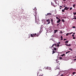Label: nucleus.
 <instances>
[{"mask_svg": "<svg viewBox=\"0 0 76 76\" xmlns=\"http://www.w3.org/2000/svg\"><path fill=\"white\" fill-rule=\"evenodd\" d=\"M39 72H38V73L37 74V76H43V74H42V73H41L40 74H39Z\"/></svg>", "mask_w": 76, "mask_h": 76, "instance_id": "f257e3e1", "label": "nucleus"}, {"mask_svg": "<svg viewBox=\"0 0 76 76\" xmlns=\"http://www.w3.org/2000/svg\"><path fill=\"white\" fill-rule=\"evenodd\" d=\"M33 12V14L35 16L37 15V11H34Z\"/></svg>", "mask_w": 76, "mask_h": 76, "instance_id": "f03ea898", "label": "nucleus"}, {"mask_svg": "<svg viewBox=\"0 0 76 76\" xmlns=\"http://www.w3.org/2000/svg\"><path fill=\"white\" fill-rule=\"evenodd\" d=\"M46 21L48 22L47 25H48V24H50V23H51L50 22L51 20H50L49 19L47 20Z\"/></svg>", "mask_w": 76, "mask_h": 76, "instance_id": "7ed1b4c3", "label": "nucleus"}, {"mask_svg": "<svg viewBox=\"0 0 76 76\" xmlns=\"http://www.w3.org/2000/svg\"><path fill=\"white\" fill-rule=\"evenodd\" d=\"M45 69H49L50 70H51V68H50V67L47 66L46 67H45Z\"/></svg>", "mask_w": 76, "mask_h": 76, "instance_id": "20e7f679", "label": "nucleus"}, {"mask_svg": "<svg viewBox=\"0 0 76 76\" xmlns=\"http://www.w3.org/2000/svg\"><path fill=\"white\" fill-rule=\"evenodd\" d=\"M51 23L52 25H54V22H53V19H51Z\"/></svg>", "mask_w": 76, "mask_h": 76, "instance_id": "39448f33", "label": "nucleus"}, {"mask_svg": "<svg viewBox=\"0 0 76 76\" xmlns=\"http://www.w3.org/2000/svg\"><path fill=\"white\" fill-rule=\"evenodd\" d=\"M69 9V7H66L64 8V10H68V9Z\"/></svg>", "mask_w": 76, "mask_h": 76, "instance_id": "423d86ee", "label": "nucleus"}, {"mask_svg": "<svg viewBox=\"0 0 76 76\" xmlns=\"http://www.w3.org/2000/svg\"><path fill=\"white\" fill-rule=\"evenodd\" d=\"M51 13H48L47 14L45 15V16H48V15H51Z\"/></svg>", "mask_w": 76, "mask_h": 76, "instance_id": "0eeeda50", "label": "nucleus"}, {"mask_svg": "<svg viewBox=\"0 0 76 76\" xmlns=\"http://www.w3.org/2000/svg\"><path fill=\"white\" fill-rule=\"evenodd\" d=\"M37 8H36V7H35L34 9H33V10H34L35 12L37 11Z\"/></svg>", "mask_w": 76, "mask_h": 76, "instance_id": "6e6552de", "label": "nucleus"}, {"mask_svg": "<svg viewBox=\"0 0 76 76\" xmlns=\"http://www.w3.org/2000/svg\"><path fill=\"white\" fill-rule=\"evenodd\" d=\"M60 21H61V20L60 19H59L57 21V23H58L59 22H60Z\"/></svg>", "mask_w": 76, "mask_h": 76, "instance_id": "1a4fd4ad", "label": "nucleus"}, {"mask_svg": "<svg viewBox=\"0 0 76 76\" xmlns=\"http://www.w3.org/2000/svg\"><path fill=\"white\" fill-rule=\"evenodd\" d=\"M66 45V46H68V47H69V46H71V45L70 44H69V45H68L67 44H65Z\"/></svg>", "mask_w": 76, "mask_h": 76, "instance_id": "9d476101", "label": "nucleus"}, {"mask_svg": "<svg viewBox=\"0 0 76 76\" xmlns=\"http://www.w3.org/2000/svg\"><path fill=\"white\" fill-rule=\"evenodd\" d=\"M54 45H57V44H53L52 45V46L51 47V48H52V47H53Z\"/></svg>", "mask_w": 76, "mask_h": 76, "instance_id": "9b49d317", "label": "nucleus"}, {"mask_svg": "<svg viewBox=\"0 0 76 76\" xmlns=\"http://www.w3.org/2000/svg\"><path fill=\"white\" fill-rule=\"evenodd\" d=\"M74 18H73L72 19V20H73V19H76V16H74Z\"/></svg>", "mask_w": 76, "mask_h": 76, "instance_id": "f8f14e48", "label": "nucleus"}, {"mask_svg": "<svg viewBox=\"0 0 76 76\" xmlns=\"http://www.w3.org/2000/svg\"><path fill=\"white\" fill-rule=\"evenodd\" d=\"M57 31H58L57 30H54V33H56V32H57Z\"/></svg>", "mask_w": 76, "mask_h": 76, "instance_id": "ddd939ff", "label": "nucleus"}, {"mask_svg": "<svg viewBox=\"0 0 76 76\" xmlns=\"http://www.w3.org/2000/svg\"><path fill=\"white\" fill-rule=\"evenodd\" d=\"M61 40H63V36H61Z\"/></svg>", "mask_w": 76, "mask_h": 76, "instance_id": "4468645a", "label": "nucleus"}, {"mask_svg": "<svg viewBox=\"0 0 76 76\" xmlns=\"http://www.w3.org/2000/svg\"><path fill=\"white\" fill-rule=\"evenodd\" d=\"M33 35L34 37H35V35H37V34L35 33L34 34H33Z\"/></svg>", "mask_w": 76, "mask_h": 76, "instance_id": "2eb2a0df", "label": "nucleus"}, {"mask_svg": "<svg viewBox=\"0 0 76 76\" xmlns=\"http://www.w3.org/2000/svg\"><path fill=\"white\" fill-rule=\"evenodd\" d=\"M68 42H69V41H66L65 42V43H66V44H67V43H68Z\"/></svg>", "mask_w": 76, "mask_h": 76, "instance_id": "dca6fc26", "label": "nucleus"}, {"mask_svg": "<svg viewBox=\"0 0 76 76\" xmlns=\"http://www.w3.org/2000/svg\"><path fill=\"white\" fill-rule=\"evenodd\" d=\"M61 21H62V22H65V21H64V19H62L61 20Z\"/></svg>", "mask_w": 76, "mask_h": 76, "instance_id": "f3484780", "label": "nucleus"}, {"mask_svg": "<svg viewBox=\"0 0 76 76\" xmlns=\"http://www.w3.org/2000/svg\"><path fill=\"white\" fill-rule=\"evenodd\" d=\"M54 51H56V50H57V49H56V48H54Z\"/></svg>", "mask_w": 76, "mask_h": 76, "instance_id": "a211bd4d", "label": "nucleus"}, {"mask_svg": "<svg viewBox=\"0 0 76 76\" xmlns=\"http://www.w3.org/2000/svg\"><path fill=\"white\" fill-rule=\"evenodd\" d=\"M66 55H65V54H62L61 56H62V57H63V56H65Z\"/></svg>", "mask_w": 76, "mask_h": 76, "instance_id": "6ab92c4d", "label": "nucleus"}, {"mask_svg": "<svg viewBox=\"0 0 76 76\" xmlns=\"http://www.w3.org/2000/svg\"><path fill=\"white\" fill-rule=\"evenodd\" d=\"M56 53V52H55V51L53 50V52L52 53V54H54V53Z\"/></svg>", "mask_w": 76, "mask_h": 76, "instance_id": "aec40b11", "label": "nucleus"}, {"mask_svg": "<svg viewBox=\"0 0 76 76\" xmlns=\"http://www.w3.org/2000/svg\"><path fill=\"white\" fill-rule=\"evenodd\" d=\"M56 18L57 19H58V20H59V19H60V18H59L58 17H56Z\"/></svg>", "mask_w": 76, "mask_h": 76, "instance_id": "412c9836", "label": "nucleus"}, {"mask_svg": "<svg viewBox=\"0 0 76 76\" xmlns=\"http://www.w3.org/2000/svg\"><path fill=\"white\" fill-rule=\"evenodd\" d=\"M75 73H76V72H74L72 73V74L73 75H75Z\"/></svg>", "mask_w": 76, "mask_h": 76, "instance_id": "4be33fe9", "label": "nucleus"}, {"mask_svg": "<svg viewBox=\"0 0 76 76\" xmlns=\"http://www.w3.org/2000/svg\"><path fill=\"white\" fill-rule=\"evenodd\" d=\"M64 10H62V12H65V11H64Z\"/></svg>", "mask_w": 76, "mask_h": 76, "instance_id": "5701e85b", "label": "nucleus"}, {"mask_svg": "<svg viewBox=\"0 0 76 76\" xmlns=\"http://www.w3.org/2000/svg\"><path fill=\"white\" fill-rule=\"evenodd\" d=\"M70 53V51H68V52H66V54H67V53Z\"/></svg>", "mask_w": 76, "mask_h": 76, "instance_id": "b1692460", "label": "nucleus"}, {"mask_svg": "<svg viewBox=\"0 0 76 76\" xmlns=\"http://www.w3.org/2000/svg\"><path fill=\"white\" fill-rule=\"evenodd\" d=\"M75 4L73 5V7H74V8L75 7Z\"/></svg>", "mask_w": 76, "mask_h": 76, "instance_id": "393cba45", "label": "nucleus"}, {"mask_svg": "<svg viewBox=\"0 0 76 76\" xmlns=\"http://www.w3.org/2000/svg\"><path fill=\"white\" fill-rule=\"evenodd\" d=\"M31 37H34V36H33V35H32V34H31Z\"/></svg>", "mask_w": 76, "mask_h": 76, "instance_id": "a878e982", "label": "nucleus"}, {"mask_svg": "<svg viewBox=\"0 0 76 76\" xmlns=\"http://www.w3.org/2000/svg\"><path fill=\"white\" fill-rule=\"evenodd\" d=\"M73 14H74V15H76V12H73Z\"/></svg>", "mask_w": 76, "mask_h": 76, "instance_id": "bb28decb", "label": "nucleus"}, {"mask_svg": "<svg viewBox=\"0 0 76 76\" xmlns=\"http://www.w3.org/2000/svg\"><path fill=\"white\" fill-rule=\"evenodd\" d=\"M66 36H68V35H69V33H67L66 34Z\"/></svg>", "mask_w": 76, "mask_h": 76, "instance_id": "cd10ccee", "label": "nucleus"}, {"mask_svg": "<svg viewBox=\"0 0 76 76\" xmlns=\"http://www.w3.org/2000/svg\"><path fill=\"white\" fill-rule=\"evenodd\" d=\"M69 50H71V51H73V50H72V49H71V48H69Z\"/></svg>", "mask_w": 76, "mask_h": 76, "instance_id": "c85d7f7f", "label": "nucleus"}, {"mask_svg": "<svg viewBox=\"0 0 76 76\" xmlns=\"http://www.w3.org/2000/svg\"><path fill=\"white\" fill-rule=\"evenodd\" d=\"M59 45H60L58 44L57 46V47H59Z\"/></svg>", "mask_w": 76, "mask_h": 76, "instance_id": "c756f323", "label": "nucleus"}, {"mask_svg": "<svg viewBox=\"0 0 76 76\" xmlns=\"http://www.w3.org/2000/svg\"><path fill=\"white\" fill-rule=\"evenodd\" d=\"M76 28V27L75 26H73L72 27V28Z\"/></svg>", "mask_w": 76, "mask_h": 76, "instance_id": "7c9ffc66", "label": "nucleus"}, {"mask_svg": "<svg viewBox=\"0 0 76 76\" xmlns=\"http://www.w3.org/2000/svg\"><path fill=\"white\" fill-rule=\"evenodd\" d=\"M70 10H72V7H71L70 9H69Z\"/></svg>", "mask_w": 76, "mask_h": 76, "instance_id": "2f4dec72", "label": "nucleus"}, {"mask_svg": "<svg viewBox=\"0 0 76 76\" xmlns=\"http://www.w3.org/2000/svg\"><path fill=\"white\" fill-rule=\"evenodd\" d=\"M67 40V39H64V41H66V40Z\"/></svg>", "mask_w": 76, "mask_h": 76, "instance_id": "473e14b6", "label": "nucleus"}, {"mask_svg": "<svg viewBox=\"0 0 76 76\" xmlns=\"http://www.w3.org/2000/svg\"><path fill=\"white\" fill-rule=\"evenodd\" d=\"M60 33L61 34H63V32L62 31H60Z\"/></svg>", "mask_w": 76, "mask_h": 76, "instance_id": "72a5a7b5", "label": "nucleus"}, {"mask_svg": "<svg viewBox=\"0 0 76 76\" xmlns=\"http://www.w3.org/2000/svg\"><path fill=\"white\" fill-rule=\"evenodd\" d=\"M73 39H75V37H73Z\"/></svg>", "mask_w": 76, "mask_h": 76, "instance_id": "f704fd0d", "label": "nucleus"}, {"mask_svg": "<svg viewBox=\"0 0 76 76\" xmlns=\"http://www.w3.org/2000/svg\"><path fill=\"white\" fill-rule=\"evenodd\" d=\"M59 58H60V59H62V57H60Z\"/></svg>", "mask_w": 76, "mask_h": 76, "instance_id": "c9c22d12", "label": "nucleus"}, {"mask_svg": "<svg viewBox=\"0 0 76 76\" xmlns=\"http://www.w3.org/2000/svg\"><path fill=\"white\" fill-rule=\"evenodd\" d=\"M39 70L40 71H42V69H40Z\"/></svg>", "mask_w": 76, "mask_h": 76, "instance_id": "e433bc0d", "label": "nucleus"}, {"mask_svg": "<svg viewBox=\"0 0 76 76\" xmlns=\"http://www.w3.org/2000/svg\"><path fill=\"white\" fill-rule=\"evenodd\" d=\"M39 36V35H36V37H38Z\"/></svg>", "mask_w": 76, "mask_h": 76, "instance_id": "4c0bfd02", "label": "nucleus"}, {"mask_svg": "<svg viewBox=\"0 0 76 76\" xmlns=\"http://www.w3.org/2000/svg\"><path fill=\"white\" fill-rule=\"evenodd\" d=\"M74 61H75V60H76V59H74Z\"/></svg>", "mask_w": 76, "mask_h": 76, "instance_id": "58836bf2", "label": "nucleus"}, {"mask_svg": "<svg viewBox=\"0 0 76 76\" xmlns=\"http://www.w3.org/2000/svg\"><path fill=\"white\" fill-rule=\"evenodd\" d=\"M56 63H58V62H59V61L57 62V60H56Z\"/></svg>", "mask_w": 76, "mask_h": 76, "instance_id": "ea45409f", "label": "nucleus"}, {"mask_svg": "<svg viewBox=\"0 0 76 76\" xmlns=\"http://www.w3.org/2000/svg\"><path fill=\"white\" fill-rule=\"evenodd\" d=\"M72 37H74V35L73 34L72 35Z\"/></svg>", "mask_w": 76, "mask_h": 76, "instance_id": "a19ab883", "label": "nucleus"}, {"mask_svg": "<svg viewBox=\"0 0 76 76\" xmlns=\"http://www.w3.org/2000/svg\"><path fill=\"white\" fill-rule=\"evenodd\" d=\"M60 7H63L61 6H60Z\"/></svg>", "mask_w": 76, "mask_h": 76, "instance_id": "79ce46f5", "label": "nucleus"}, {"mask_svg": "<svg viewBox=\"0 0 76 76\" xmlns=\"http://www.w3.org/2000/svg\"><path fill=\"white\" fill-rule=\"evenodd\" d=\"M58 25H59V24H58L57 25V26H58Z\"/></svg>", "mask_w": 76, "mask_h": 76, "instance_id": "37998d69", "label": "nucleus"}, {"mask_svg": "<svg viewBox=\"0 0 76 76\" xmlns=\"http://www.w3.org/2000/svg\"><path fill=\"white\" fill-rule=\"evenodd\" d=\"M58 44H60V42H58Z\"/></svg>", "mask_w": 76, "mask_h": 76, "instance_id": "c03bdc74", "label": "nucleus"}, {"mask_svg": "<svg viewBox=\"0 0 76 76\" xmlns=\"http://www.w3.org/2000/svg\"><path fill=\"white\" fill-rule=\"evenodd\" d=\"M69 34L70 35V34H72V33H69Z\"/></svg>", "mask_w": 76, "mask_h": 76, "instance_id": "a18cd8bd", "label": "nucleus"}, {"mask_svg": "<svg viewBox=\"0 0 76 76\" xmlns=\"http://www.w3.org/2000/svg\"><path fill=\"white\" fill-rule=\"evenodd\" d=\"M73 34H74V35H75V33H74Z\"/></svg>", "mask_w": 76, "mask_h": 76, "instance_id": "49530a36", "label": "nucleus"}, {"mask_svg": "<svg viewBox=\"0 0 76 76\" xmlns=\"http://www.w3.org/2000/svg\"><path fill=\"white\" fill-rule=\"evenodd\" d=\"M63 0V1H66V0Z\"/></svg>", "mask_w": 76, "mask_h": 76, "instance_id": "de8ad7c7", "label": "nucleus"}, {"mask_svg": "<svg viewBox=\"0 0 76 76\" xmlns=\"http://www.w3.org/2000/svg\"><path fill=\"white\" fill-rule=\"evenodd\" d=\"M54 4H53V6H54Z\"/></svg>", "mask_w": 76, "mask_h": 76, "instance_id": "09e8293b", "label": "nucleus"}, {"mask_svg": "<svg viewBox=\"0 0 76 76\" xmlns=\"http://www.w3.org/2000/svg\"><path fill=\"white\" fill-rule=\"evenodd\" d=\"M60 9H61V8H60Z\"/></svg>", "mask_w": 76, "mask_h": 76, "instance_id": "8fccbe9b", "label": "nucleus"}, {"mask_svg": "<svg viewBox=\"0 0 76 76\" xmlns=\"http://www.w3.org/2000/svg\"><path fill=\"white\" fill-rule=\"evenodd\" d=\"M71 34H73V32H71Z\"/></svg>", "mask_w": 76, "mask_h": 76, "instance_id": "3c124183", "label": "nucleus"}, {"mask_svg": "<svg viewBox=\"0 0 76 76\" xmlns=\"http://www.w3.org/2000/svg\"><path fill=\"white\" fill-rule=\"evenodd\" d=\"M63 76V75H61V76Z\"/></svg>", "mask_w": 76, "mask_h": 76, "instance_id": "603ef678", "label": "nucleus"}, {"mask_svg": "<svg viewBox=\"0 0 76 76\" xmlns=\"http://www.w3.org/2000/svg\"><path fill=\"white\" fill-rule=\"evenodd\" d=\"M65 6H64V7H65Z\"/></svg>", "mask_w": 76, "mask_h": 76, "instance_id": "864d4df0", "label": "nucleus"}, {"mask_svg": "<svg viewBox=\"0 0 76 76\" xmlns=\"http://www.w3.org/2000/svg\"><path fill=\"white\" fill-rule=\"evenodd\" d=\"M41 26H43V25H42Z\"/></svg>", "mask_w": 76, "mask_h": 76, "instance_id": "5fc2aeb1", "label": "nucleus"}, {"mask_svg": "<svg viewBox=\"0 0 76 76\" xmlns=\"http://www.w3.org/2000/svg\"><path fill=\"white\" fill-rule=\"evenodd\" d=\"M75 57H76V56H75Z\"/></svg>", "mask_w": 76, "mask_h": 76, "instance_id": "6e6d98bb", "label": "nucleus"}, {"mask_svg": "<svg viewBox=\"0 0 76 76\" xmlns=\"http://www.w3.org/2000/svg\"><path fill=\"white\" fill-rule=\"evenodd\" d=\"M59 23V24H60V23Z\"/></svg>", "mask_w": 76, "mask_h": 76, "instance_id": "4d7b16f0", "label": "nucleus"}]
</instances>
